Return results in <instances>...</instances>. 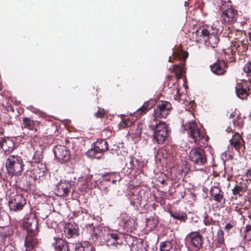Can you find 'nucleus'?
<instances>
[{"instance_id":"f257e3e1","label":"nucleus","mask_w":251,"mask_h":251,"mask_svg":"<svg viewBox=\"0 0 251 251\" xmlns=\"http://www.w3.org/2000/svg\"><path fill=\"white\" fill-rule=\"evenodd\" d=\"M191 38L197 43L203 41L206 46L212 48L217 47L219 42L218 30L208 25H203L196 29L192 33Z\"/></svg>"},{"instance_id":"f03ea898","label":"nucleus","mask_w":251,"mask_h":251,"mask_svg":"<svg viewBox=\"0 0 251 251\" xmlns=\"http://www.w3.org/2000/svg\"><path fill=\"white\" fill-rule=\"evenodd\" d=\"M182 128L183 130L187 131L189 138L192 139L196 144L201 146H207L208 145V137L203 128L198 126L196 121H191L183 123L182 124Z\"/></svg>"},{"instance_id":"7ed1b4c3","label":"nucleus","mask_w":251,"mask_h":251,"mask_svg":"<svg viewBox=\"0 0 251 251\" xmlns=\"http://www.w3.org/2000/svg\"><path fill=\"white\" fill-rule=\"evenodd\" d=\"M150 129L153 131L152 135V141L159 145L164 144L169 136L168 126L164 122L151 120L149 125Z\"/></svg>"},{"instance_id":"20e7f679","label":"nucleus","mask_w":251,"mask_h":251,"mask_svg":"<svg viewBox=\"0 0 251 251\" xmlns=\"http://www.w3.org/2000/svg\"><path fill=\"white\" fill-rule=\"evenodd\" d=\"M7 175L12 178L21 176L24 171L25 164L22 158L18 155H9L5 161Z\"/></svg>"},{"instance_id":"39448f33","label":"nucleus","mask_w":251,"mask_h":251,"mask_svg":"<svg viewBox=\"0 0 251 251\" xmlns=\"http://www.w3.org/2000/svg\"><path fill=\"white\" fill-rule=\"evenodd\" d=\"M43 152L44 149L41 147L39 148L34 152L32 160L29 162L32 166H34L33 164H36L38 166L36 169H34L33 172H31L34 176L32 177L30 176V179L29 181L26 182L27 186H29L31 184V182L35 181L37 177H40L44 174L46 170L45 166L41 164V167L39 168V164L41 163L44 158Z\"/></svg>"},{"instance_id":"423d86ee","label":"nucleus","mask_w":251,"mask_h":251,"mask_svg":"<svg viewBox=\"0 0 251 251\" xmlns=\"http://www.w3.org/2000/svg\"><path fill=\"white\" fill-rule=\"evenodd\" d=\"M154 100H150L145 102L143 105L133 113L129 117H125L122 119L119 123L120 128H125L129 127L136 120V118L146 114L151 109L154 104Z\"/></svg>"},{"instance_id":"0eeeda50","label":"nucleus","mask_w":251,"mask_h":251,"mask_svg":"<svg viewBox=\"0 0 251 251\" xmlns=\"http://www.w3.org/2000/svg\"><path fill=\"white\" fill-rule=\"evenodd\" d=\"M93 145V148L86 152L87 156L91 158H100L103 153L108 149V143L104 139H98Z\"/></svg>"},{"instance_id":"6e6552de","label":"nucleus","mask_w":251,"mask_h":251,"mask_svg":"<svg viewBox=\"0 0 251 251\" xmlns=\"http://www.w3.org/2000/svg\"><path fill=\"white\" fill-rule=\"evenodd\" d=\"M189 158L194 165H204L207 162L205 151L200 147L192 148L189 153Z\"/></svg>"},{"instance_id":"1a4fd4ad","label":"nucleus","mask_w":251,"mask_h":251,"mask_svg":"<svg viewBox=\"0 0 251 251\" xmlns=\"http://www.w3.org/2000/svg\"><path fill=\"white\" fill-rule=\"evenodd\" d=\"M173 109L172 104L167 101H159L154 108L153 119L166 118Z\"/></svg>"},{"instance_id":"9d476101","label":"nucleus","mask_w":251,"mask_h":251,"mask_svg":"<svg viewBox=\"0 0 251 251\" xmlns=\"http://www.w3.org/2000/svg\"><path fill=\"white\" fill-rule=\"evenodd\" d=\"M225 41H226L227 43V45L230 44V46L231 48V49H228V50H230V53L229 54V58L231 59L233 57V49L232 48H234L235 50H237L238 52H243L246 51L248 50V46L247 44V41H235L234 42H231L230 40V38L229 36L227 37H225ZM223 51L225 54H226L228 55L227 52L226 51V50L223 49Z\"/></svg>"},{"instance_id":"9b49d317","label":"nucleus","mask_w":251,"mask_h":251,"mask_svg":"<svg viewBox=\"0 0 251 251\" xmlns=\"http://www.w3.org/2000/svg\"><path fill=\"white\" fill-rule=\"evenodd\" d=\"M22 127L23 129H28L33 132L34 136H36L40 132V123L37 121H34L30 118L23 117Z\"/></svg>"},{"instance_id":"f8f14e48","label":"nucleus","mask_w":251,"mask_h":251,"mask_svg":"<svg viewBox=\"0 0 251 251\" xmlns=\"http://www.w3.org/2000/svg\"><path fill=\"white\" fill-rule=\"evenodd\" d=\"M53 153L55 158L60 163L67 162L70 159V151L64 146L56 145L53 148Z\"/></svg>"},{"instance_id":"ddd939ff","label":"nucleus","mask_w":251,"mask_h":251,"mask_svg":"<svg viewBox=\"0 0 251 251\" xmlns=\"http://www.w3.org/2000/svg\"><path fill=\"white\" fill-rule=\"evenodd\" d=\"M238 17V11L232 7L227 8L221 14V21L226 24L234 23Z\"/></svg>"},{"instance_id":"4468645a","label":"nucleus","mask_w":251,"mask_h":251,"mask_svg":"<svg viewBox=\"0 0 251 251\" xmlns=\"http://www.w3.org/2000/svg\"><path fill=\"white\" fill-rule=\"evenodd\" d=\"M23 227L27 233L38 232V221L33 215H30L24 220Z\"/></svg>"},{"instance_id":"2eb2a0df","label":"nucleus","mask_w":251,"mask_h":251,"mask_svg":"<svg viewBox=\"0 0 251 251\" xmlns=\"http://www.w3.org/2000/svg\"><path fill=\"white\" fill-rule=\"evenodd\" d=\"M26 203V200L21 194H17L12 197L9 201V206L11 210L14 211L21 210Z\"/></svg>"},{"instance_id":"dca6fc26","label":"nucleus","mask_w":251,"mask_h":251,"mask_svg":"<svg viewBox=\"0 0 251 251\" xmlns=\"http://www.w3.org/2000/svg\"><path fill=\"white\" fill-rule=\"evenodd\" d=\"M71 187L70 182L60 181L56 186L54 193L58 197H66L70 192Z\"/></svg>"},{"instance_id":"f3484780","label":"nucleus","mask_w":251,"mask_h":251,"mask_svg":"<svg viewBox=\"0 0 251 251\" xmlns=\"http://www.w3.org/2000/svg\"><path fill=\"white\" fill-rule=\"evenodd\" d=\"M15 149V146L13 141L7 137H0V149H2L4 153L8 156Z\"/></svg>"},{"instance_id":"a211bd4d","label":"nucleus","mask_w":251,"mask_h":251,"mask_svg":"<svg viewBox=\"0 0 251 251\" xmlns=\"http://www.w3.org/2000/svg\"><path fill=\"white\" fill-rule=\"evenodd\" d=\"M230 145L240 154L245 150V142L239 133H235L229 140Z\"/></svg>"},{"instance_id":"6ab92c4d","label":"nucleus","mask_w":251,"mask_h":251,"mask_svg":"<svg viewBox=\"0 0 251 251\" xmlns=\"http://www.w3.org/2000/svg\"><path fill=\"white\" fill-rule=\"evenodd\" d=\"M211 71L216 75H224L228 68L227 63L224 60H218L210 66Z\"/></svg>"},{"instance_id":"aec40b11","label":"nucleus","mask_w":251,"mask_h":251,"mask_svg":"<svg viewBox=\"0 0 251 251\" xmlns=\"http://www.w3.org/2000/svg\"><path fill=\"white\" fill-rule=\"evenodd\" d=\"M235 92L237 97L242 100H247L249 95L250 88L245 82L238 83L235 87Z\"/></svg>"},{"instance_id":"412c9836","label":"nucleus","mask_w":251,"mask_h":251,"mask_svg":"<svg viewBox=\"0 0 251 251\" xmlns=\"http://www.w3.org/2000/svg\"><path fill=\"white\" fill-rule=\"evenodd\" d=\"M248 188L247 180L242 179L240 182L236 181L233 188L232 189L233 195L236 197H242L243 194L246 192Z\"/></svg>"},{"instance_id":"4be33fe9","label":"nucleus","mask_w":251,"mask_h":251,"mask_svg":"<svg viewBox=\"0 0 251 251\" xmlns=\"http://www.w3.org/2000/svg\"><path fill=\"white\" fill-rule=\"evenodd\" d=\"M125 245H128L136 251H147L145 248H142L143 246V244H137L138 240L135 237L129 234H125Z\"/></svg>"},{"instance_id":"5701e85b","label":"nucleus","mask_w":251,"mask_h":251,"mask_svg":"<svg viewBox=\"0 0 251 251\" xmlns=\"http://www.w3.org/2000/svg\"><path fill=\"white\" fill-rule=\"evenodd\" d=\"M122 219L124 223V227L127 232H132L136 228L135 220L127 215L122 213Z\"/></svg>"},{"instance_id":"b1692460","label":"nucleus","mask_w":251,"mask_h":251,"mask_svg":"<svg viewBox=\"0 0 251 251\" xmlns=\"http://www.w3.org/2000/svg\"><path fill=\"white\" fill-rule=\"evenodd\" d=\"M64 233L68 238H71L79 234L78 227L75 223L69 222L65 225Z\"/></svg>"},{"instance_id":"393cba45","label":"nucleus","mask_w":251,"mask_h":251,"mask_svg":"<svg viewBox=\"0 0 251 251\" xmlns=\"http://www.w3.org/2000/svg\"><path fill=\"white\" fill-rule=\"evenodd\" d=\"M53 240L52 246L55 251H69V243L65 239L54 237Z\"/></svg>"},{"instance_id":"a878e982","label":"nucleus","mask_w":251,"mask_h":251,"mask_svg":"<svg viewBox=\"0 0 251 251\" xmlns=\"http://www.w3.org/2000/svg\"><path fill=\"white\" fill-rule=\"evenodd\" d=\"M193 247L200 248L202 245V237L199 231H193L187 235Z\"/></svg>"},{"instance_id":"bb28decb","label":"nucleus","mask_w":251,"mask_h":251,"mask_svg":"<svg viewBox=\"0 0 251 251\" xmlns=\"http://www.w3.org/2000/svg\"><path fill=\"white\" fill-rule=\"evenodd\" d=\"M38 233H27L25 245L26 249H34L36 246L38 244V241L36 238Z\"/></svg>"},{"instance_id":"cd10ccee","label":"nucleus","mask_w":251,"mask_h":251,"mask_svg":"<svg viewBox=\"0 0 251 251\" xmlns=\"http://www.w3.org/2000/svg\"><path fill=\"white\" fill-rule=\"evenodd\" d=\"M210 194L212 199L218 202H221L224 199V192L218 186L212 187L210 190Z\"/></svg>"},{"instance_id":"c85d7f7f","label":"nucleus","mask_w":251,"mask_h":251,"mask_svg":"<svg viewBox=\"0 0 251 251\" xmlns=\"http://www.w3.org/2000/svg\"><path fill=\"white\" fill-rule=\"evenodd\" d=\"M185 65L184 61L174 65L172 72L175 73L177 79L181 78L183 75L185 74L186 70Z\"/></svg>"},{"instance_id":"c756f323","label":"nucleus","mask_w":251,"mask_h":251,"mask_svg":"<svg viewBox=\"0 0 251 251\" xmlns=\"http://www.w3.org/2000/svg\"><path fill=\"white\" fill-rule=\"evenodd\" d=\"M75 251H95V248L88 242L75 244Z\"/></svg>"},{"instance_id":"7c9ffc66","label":"nucleus","mask_w":251,"mask_h":251,"mask_svg":"<svg viewBox=\"0 0 251 251\" xmlns=\"http://www.w3.org/2000/svg\"><path fill=\"white\" fill-rule=\"evenodd\" d=\"M188 53L187 51H185L182 52V54L181 55L179 52H176L175 51H174L173 52V58H172L171 57H170L169 58L168 61L170 62H174L173 60H181L182 59L181 62H184L185 63V60L188 57Z\"/></svg>"},{"instance_id":"2f4dec72","label":"nucleus","mask_w":251,"mask_h":251,"mask_svg":"<svg viewBox=\"0 0 251 251\" xmlns=\"http://www.w3.org/2000/svg\"><path fill=\"white\" fill-rule=\"evenodd\" d=\"M225 245L224 233L222 230H219L217 232V236L213 243V248H223Z\"/></svg>"},{"instance_id":"473e14b6","label":"nucleus","mask_w":251,"mask_h":251,"mask_svg":"<svg viewBox=\"0 0 251 251\" xmlns=\"http://www.w3.org/2000/svg\"><path fill=\"white\" fill-rule=\"evenodd\" d=\"M244 124V118H242L240 115H238L233 120V130L235 131L241 129L243 127Z\"/></svg>"},{"instance_id":"72a5a7b5","label":"nucleus","mask_w":251,"mask_h":251,"mask_svg":"<svg viewBox=\"0 0 251 251\" xmlns=\"http://www.w3.org/2000/svg\"><path fill=\"white\" fill-rule=\"evenodd\" d=\"M116 237L117 233H112L107 235L106 244L108 247H116Z\"/></svg>"},{"instance_id":"f704fd0d","label":"nucleus","mask_w":251,"mask_h":251,"mask_svg":"<svg viewBox=\"0 0 251 251\" xmlns=\"http://www.w3.org/2000/svg\"><path fill=\"white\" fill-rule=\"evenodd\" d=\"M171 216L175 219L185 222L187 218V214L185 212H175L170 213Z\"/></svg>"},{"instance_id":"c9c22d12","label":"nucleus","mask_w":251,"mask_h":251,"mask_svg":"<svg viewBox=\"0 0 251 251\" xmlns=\"http://www.w3.org/2000/svg\"><path fill=\"white\" fill-rule=\"evenodd\" d=\"M142 197L140 196L138 193L136 195H134L132 198H131L130 203L131 204L136 207H139L142 204Z\"/></svg>"},{"instance_id":"e433bc0d","label":"nucleus","mask_w":251,"mask_h":251,"mask_svg":"<svg viewBox=\"0 0 251 251\" xmlns=\"http://www.w3.org/2000/svg\"><path fill=\"white\" fill-rule=\"evenodd\" d=\"M123 245H125V234L117 233V237H116V248H119Z\"/></svg>"},{"instance_id":"4c0bfd02","label":"nucleus","mask_w":251,"mask_h":251,"mask_svg":"<svg viewBox=\"0 0 251 251\" xmlns=\"http://www.w3.org/2000/svg\"><path fill=\"white\" fill-rule=\"evenodd\" d=\"M173 245L171 241H165L161 243L160 245V251H170L172 249Z\"/></svg>"},{"instance_id":"58836bf2","label":"nucleus","mask_w":251,"mask_h":251,"mask_svg":"<svg viewBox=\"0 0 251 251\" xmlns=\"http://www.w3.org/2000/svg\"><path fill=\"white\" fill-rule=\"evenodd\" d=\"M243 71L248 76H251V61H248L244 66Z\"/></svg>"},{"instance_id":"ea45409f","label":"nucleus","mask_w":251,"mask_h":251,"mask_svg":"<svg viewBox=\"0 0 251 251\" xmlns=\"http://www.w3.org/2000/svg\"><path fill=\"white\" fill-rule=\"evenodd\" d=\"M107 114V112L103 109L98 107V110L97 112L95 113V116L97 118H103Z\"/></svg>"},{"instance_id":"a19ab883","label":"nucleus","mask_w":251,"mask_h":251,"mask_svg":"<svg viewBox=\"0 0 251 251\" xmlns=\"http://www.w3.org/2000/svg\"><path fill=\"white\" fill-rule=\"evenodd\" d=\"M203 223L206 226H210L213 225L214 223V221L211 217H210L207 215H206L203 219Z\"/></svg>"},{"instance_id":"79ce46f5","label":"nucleus","mask_w":251,"mask_h":251,"mask_svg":"<svg viewBox=\"0 0 251 251\" xmlns=\"http://www.w3.org/2000/svg\"><path fill=\"white\" fill-rule=\"evenodd\" d=\"M155 220L153 219H149L147 220V226H151L150 228H155L157 226V224L154 223Z\"/></svg>"},{"instance_id":"37998d69","label":"nucleus","mask_w":251,"mask_h":251,"mask_svg":"<svg viewBox=\"0 0 251 251\" xmlns=\"http://www.w3.org/2000/svg\"><path fill=\"white\" fill-rule=\"evenodd\" d=\"M222 156L223 158H224V157H225V159H226V160H228V159L231 160L233 158V156L232 155L230 154L229 153H228V152H226V151L222 154Z\"/></svg>"},{"instance_id":"c03bdc74","label":"nucleus","mask_w":251,"mask_h":251,"mask_svg":"<svg viewBox=\"0 0 251 251\" xmlns=\"http://www.w3.org/2000/svg\"><path fill=\"white\" fill-rule=\"evenodd\" d=\"M235 225V224L234 222L229 223L227 224H226L225 229L227 231H229L230 229H231Z\"/></svg>"},{"instance_id":"a18cd8bd","label":"nucleus","mask_w":251,"mask_h":251,"mask_svg":"<svg viewBox=\"0 0 251 251\" xmlns=\"http://www.w3.org/2000/svg\"><path fill=\"white\" fill-rule=\"evenodd\" d=\"M251 225H246L245 229V232L246 233V236H248L251 234Z\"/></svg>"},{"instance_id":"49530a36","label":"nucleus","mask_w":251,"mask_h":251,"mask_svg":"<svg viewBox=\"0 0 251 251\" xmlns=\"http://www.w3.org/2000/svg\"><path fill=\"white\" fill-rule=\"evenodd\" d=\"M247 180L251 182V167L247 170L246 173Z\"/></svg>"},{"instance_id":"de8ad7c7","label":"nucleus","mask_w":251,"mask_h":251,"mask_svg":"<svg viewBox=\"0 0 251 251\" xmlns=\"http://www.w3.org/2000/svg\"><path fill=\"white\" fill-rule=\"evenodd\" d=\"M176 96L175 97V99L176 100L179 101L180 100V94L179 93V88H178L177 87H176Z\"/></svg>"},{"instance_id":"09e8293b","label":"nucleus","mask_w":251,"mask_h":251,"mask_svg":"<svg viewBox=\"0 0 251 251\" xmlns=\"http://www.w3.org/2000/svg\"><path fill=\"white\" fill-rule=\"evenodd\" d=\"M155 200L157 202L160 203H163L165 202L164 199L162 197H156Z\"/></svg>"},{"instance_id":"8fccbe9b","label":"nucleus","mask_w":251,"mask_h":251,"mask_svg":"<svg viewBox=\"0 0 251 251\" xmlns=\"http://www.w3.org/2000/svg\"><path fill=\"white\" fill-rule=\"evenodd\" d=\"M248 37L250 40V42L248 43V44H249L250 46L251 47V32H249L248 33Z\"/></svg>"},{"instance_id":"3c124183","label":"nucleus","mask_w":251,"mask_h":251,"mask_svg":"<svg viewBox=\"0 0 251 251\" xmlns=\"http://www.w3.org/2000/svg\"><path fill=\"white\" fill-rule=\"evenodd\" d=\"M248 217L250 219H251V211L250 212H249V214H248Z\"/></svg>"},{"instance_id":"603ef678","label":"nucleus","mask_w":251,"mask_h":251,"mask_svg":"<svg viewBox=\"0 0 251 251\" xmlns=\"http://www.w3.org/2000/svg\"><path fill=\"white\" fill-rule=\"evenodd\" d=\"M184 5L185 6H189V2L188 1H185Z\"/></svg>"},{"instance_id":"864d4df0","label":"nucleus","mask_w":251,"mask_h":251,"mask_svg":"<svg viewBox=\"0 0 251 251\" xmlns=\"http://www.w3.org/2000/svg\"><path fill=\"white\" fill-rule=\"evenodd\" d=\"M25 251H35V250L34 249H26V250Z\"/></svg>"},{"instance_id":"5fc2aeb1","label":"nucleus","mask_w":251,"mask_h":251,"mask_svg":"<svg viewBox=\"0 0 251 251\" xmlns=\"http://www.w3.org/2000/svg\"><path fill=\"white\" fill-rule=\"evenodd\" d=\"M172 77V76L171 75H168V76H167L168 80H171Z\"/></svg>"},{"instance_id":"6e6d98bb","label":"nucleus","mask_w":251,"mask_h":251,"mask_svg":"<svg viewBox=\"0 0 251 251\" xmlns=\"http://www.w3.org/2000/svg\"><path fill=\"white\" fill-rule=\"evenodd\" d=\"M2 86L1 83H0V91L2 90Z\"/></svg>"},{"instance_id":"4d7b16f0","label":"nucleus","mask_w":251,"mask_h":251,"mask_svg":"<svg viewBox=\"0 0 251 251\" xmlns=\"http://www.w3.org/2000/svg\"><path fill=\"white\" fill-rule=\"evenodd\" d=\"M133 161H134L133 158H131L130 161V163H132V162H133Z\"/></svg>"},{"instance_id":"13d9d810","label":"nucleus","mask_w":251,"mask_h":251,"mask_svg":"<svg viewBox=\"0 0 251 251\" xmlns=\"http://www.w3.org/2000/svg\"><path fill=\"white\" fill-rule=\"evenodd\" d=\"M221 251H225L224 249L223 248H222Z\"/></svg>"},{"instance_id":"bf43d9fd","label":"nucleus","mask_w":251,"mask_h":251,"mask_svg":"<svg viewBox=\"0 0 251 251\" xmlns=\"http://www.w3.org/2000/svg\"><path fill=\"white\" fill-rule=\"evenodd\" d=\"M26 175H27V173H26V174L25 175V177H27Z\"/></svg>"},{"instance_id":"052dcab7","label":"nucleus","mask_w":251,"mask_h":251,"mask_svg":"<svg viewBox=\"0 0 251 251\" xmlns=\"http://www.w3.org/2000/svg\"><path fill=\"white\" fill-rule=\"evenodd\" d=\"M135 160L136 162H138V160L137 159H136Z\"/></svg>"}]
</instances>
